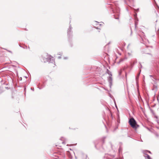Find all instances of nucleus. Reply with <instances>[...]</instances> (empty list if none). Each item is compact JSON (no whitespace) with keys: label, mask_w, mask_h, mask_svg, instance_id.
Returning a JSON list of instances; mask_svg holds the SVG:
<instances>
[{"label":"nucleus","mask_w":159,"mask_h":159,"mask_svg":"<svg viewBox=\"0 0 159 159\" xmlns=\"http://www.w3.org/2000/svg\"><path fill=\"white\" fill-rule=\"evenodd\" d=\"M129 123L131 126L135 129H136L139 126L135 120L133 118H131L129 119Z\"/></svg>","instance_id":"f257e3e1"},{"label":"nucleus","mask_w":159,"mask_h":159,"mask_svg":"<svg viewBox=\"0 0 159 159\" xmlns=\"http://www.w3.org/2000/svg\"><path fill=\"white\" fill-rule=\"evenodd\" d=\"M72 32L71 30V29L70 28L68 30L67 33L68 34L70 35V34H71Z\"/></svg>","instance_id":"f03ea898"},{"label":"nucleus","mask_w":159,"mask_h":159,"mask_svg":"<svg viewBox=\"0 0 159 159\" xmlns=\"http://www.w3.org/2000/svg\"><path fill=\"white\" fill-rule=\"evenodd\" d=\"M58 144L59 145H60L61 143H64V141H63L61 142V140H59L58 142ZM59 146H61V145H59Z\"/></svg>","instance_id":"7ed1b4c3"},{"label":"nucleus","mask_w":159,"mask_h":159,"mask_svg":"<svg viewBox=\"0 0 159 159\" xmlns=\"http://www.w3.org/2000/svg\"><path fill=\"white\" fill-rule=\"evenodd\" d=\"M146 157L147 159H152L150 157V156L148 154L146 155Z\"/></svg>","instance_id":"20e7f679"},{"label":"nucleus","mask_w":159,"mask_h":159,"mask_svg":"<svg viewBox=\"0 0 159 159\" xmlns=\"http://www.w3.org/2000/svg\"><path fill=\"white\" fill-rule=\"evenodd\" d=\"M123 59H120V60L119 62H118V63H120V62L123 61Z\"/></svg>","instance_id":"39448f33"},{"label":"nucleus","mask_w":159,"mask_h":159,"mask_svg":"<svg viewBox=\"0 0 159 159\" xmlns=\"http://www.w3.org/2000/svg\"><path fill=\"white\" fill-rule=\"evenodd\" d=\"M83 158H84V159H86L87 158V157L86 156H83Z\"/></svg>","instance_id":"423d86ee"},{"label":"nucleus","mask_w":159,"mask_h":159,"mask_svg":"<svg viewBox=\"0 0 159 159\" xmlns=\"http://www.w3.org/2000/svg\"><path fill=\"white\" fill-rule=\"evenodd\" d=\"M48 57L49 58V59H50L52 58V57L51 56H48Z\"/></svg>","instance_id":"0eeeda50"},{"label":"nucleus","mask_w":159,"mask_h":159,"mask_svg":"<svg viewBox=\"0 0 159 159\" xmlns=\"http://www.w3.org/2000/svg\"><path fill=\"white\" fill-rule=\"evenodd\" d=\"M148 152L149 153H151V152L150 151H148Z\"/></svg>","instance_id":"6e6552de"}]
</instances>
